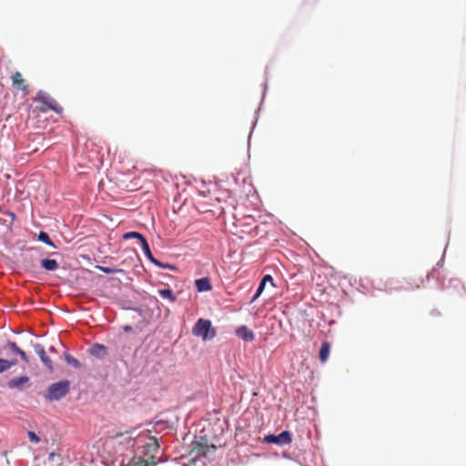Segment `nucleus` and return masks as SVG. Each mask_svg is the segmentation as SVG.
<instances>
[{
    "instance_id": "1",
    "label": "nucleus",
    "mask_w": 466,
    "mask_h": 466,
    "mask_svg": "<svg viewBox=\"0 0 466 466\" xmlns=\"http://www.w3.org/2000/svg\"><path fill=\"white\" fill-rule=\"evenodd\" d=\"M216 451V446L209 444L206 437L196 438L191 444L190 455L194 458L208 457Z\"/></svg>"
},
{
    "instance_id": "2",
    "label": "nucleus",
    "mask_w": 466,
    "mask_h": 466,
    "mask_svg": "<svg viewBox=\"0 0 466 466\" xmlns=\"http://www.w3.org/2000/svg\"><path fill=\"white\" fill-rule=\"evenodd\" d=\"M69 387L70 383L68 380L53 383L47 388L45 398L48 401L59 400L68 393Z\"/></svg>"
},
{
    "instance_id": "3",
    "label": "nucleus",
    "mask_w": 466,
    "mask_h": 466,
    "mask_svg": "<svg viewBox=\"0 0 466 466\" xmlns=\"http://www.w3.org/2000/svg\"><path fill=\"white\" fill-rule=\"evenodd\" d=\"M195 336L201 337L203 340L211 339L216 336V330L212 328L209 319H199L192 329Z\"/></svg>"
},
{
    "instance_id": "4",
    "label": "nucleus",
    "mask_w": 466,
    "mask_h": 466,
    "mask_svg": "<svg viewBox=\"0 0 466 466\" xmlns=\"http://www.w3.org/2000/svg\"><path fill=\"white\" fill-rule=\"evenodd\" d=\"M35 101L41 103L43 105L42 111L52 110L56 113L61 114L63 112V107L58 106L56 101L50 97L46 92L39 91L36 94Z\"/></svg>"
},
{
    "instance_id": "5",
    "label": "nucleus",
    "mask_w": 466,
    "mask_h": 466,
    "mask_svg": "<svg viewBox=\"0 0 466 466\" xmlns=\"http://www.w3.org/2000/svg\"><path fill=\"white\" fill-rule=\"evenodd\" d=\"M267 443H274L278 445H286L291 442V434L288 431H284L279 435L269 434L264 438Z\"/></svg>"
},
{
    "instance_id": "6",
    "label": "nucleus",
    "mask_w": 466,
    "mask_h": 466,
    "mask_svg": "<svg viewBox=\"0 0 466 466\" xmlns=\"http://www.w3.org/2000/svg\"><path fill=\"white\" fill-rule=\"evenodd\" d=\"M136 437V430L131 429L130 431H127L125 432H117L114 436V439L119 444L127 441V445H129L130 448H133L135 446Z\"/></svg>"
},
{
    "instance_id": "7",
    "label": "nucleus",
    "mask_w": 466,
    "mask_h": 466,
    "mask_svg": "<svg viewBox=\"0 0 466 466\" xmlns=\"http://www.w3.org/2000/svg\"><path fill=\"white\" fill-rule=\"evenodd\" d=\"M34 350L35 353L39 356L41 361L45 365V367L49 370H53V362L50 358L46 355L44 346L41 344L34 345Z\"/></svg>"
},
{
    "instance_id": "8",
    "label": "nucleus",
    "mask_w": 466,
    "mask_h": 466,
    "mask_svg": "<svg viewBox=\"0 0 466 466\" xmlns=\"http://www.w3.org/2000/svg\"><path fill=\"white\" fill-rule=\"evenodd\" d=\"M140 244H141V248H142L143 252L145 253V255L148 258V259L152 263H154L155 265H157V266H159L160 268H173L172 266H170L168 264H162L161 262H159L157 259H156L153 257L147 239H143V242L140 243Z\"/></svg>"
},
{
    "instance_id": "9",
    "label": "nucleus",
    "mask_w": 466,
    "mask_h": 466,
    "mask_svg": "<svg viewBox=\"0 0 466 466\" xmlns=\"http://www.w3.org/2000/svg\"><path fill=\"white\" fill-rule=\"evenodd\" d=\"M12 86L21 91H27L28 85L25 80L23 78L22 74L20 72H15L11 76Z\"/></svg>"
},
{
    "instance_id": "10",
    "label": "nucleus",
    "mask_w": 466,
    "mask_h": 466,
    "mask_svg": "<svg viewBox=\"0 0 466 466\" xmlns=\"http://www.w3.org/2000/svg\"><path fill=\"white\" fill-rule=\"evenodd\" d=\"M151 461L143 459L139 456H134L127 463L126 466H153L156 464L155 457L154 455H151L149 458Z\"/></svg>"
},
{
    "instance_id": "11",
    "label": "nucleus",
    "mask_w": 466,
    "mask_h": 466,
    "mask_svg": "<svg viewBox=\"0 0 466 466\" xmlns=\"http://www.w3.org/2000/svg\"><path fill=\"white\" fill-rule=\"evenodd\" d=\"M236 334L245 341H253L255 339L254 333L247 326L238 328Z\"/></svg>"
},
{
    "instance_id": "12",
    "label": "nucleus",
    "mask_w": 466,
    "mask_h": 466,
    "mask_svg": "<svg viewBox=\"0 0 466 466\" xmlns=\"http://www.w3.org/2000/svg\"><path fill=\"white\" fill-rule=\"evenodd\" d=\"M29 381V377L27 376H20L16 378H13L10 380L7 383V386L10 389H19L21 390L25 384H26Z\"/></svg>"
},
{
    "instance_id": "13",
    "label": "nucleus",
    "mask_w": 466,
    "mask_h": 466,
    "mask_svg": "<svg viewBox=\"0 0 466 466\" xmlns=\"http://www.w3.org/2000/svg\"><path fill=\"white\" fill-rule=\"evenodd\" d=\"M89 352L91 355L96 358H103L106 355V348L102 344H94L90 349Z\"/></svg>"
},
{
    "instance_id": "14",
    "label": "nucleus",
    "mask_w": 466,
    "mask_h": 466,
    "mask_svg": "<svg viewBox=\"0 0 466 466\" xmlns=\"http://www.w3.org/2000/svg\"><path fill=\"white\" fill-rule=\"evenodd\" d=\"M198 291H208L212 289L211 283L208 278L198 279L195 281Z\"/></svg>"
},
{
    "instance_id": "15",
    "label": "nucleus",
    "mask_w": 466,
    "mask_h": 466,
    "mask_svg": "<svg viewBox=\"0 0 466 466\" xmlns=\"http://www.w3.org/2000/svg\"><path fill=\"white\" fill-rule=\"evenodd\" d=\"M7 345L15 354L20 356L23 361H25V363L29 362L25 352L23 350H21L15 341H8Z\"/></svg>"
},
{
    "instance_id": "16",
    "label": "nucleus",
    "mask_w": 466,
    "mask_h": 466,
    "mask_svg": "<svg viewBox=\"0 0 466 466\" xmlns=\"http://www.w3.org/2000/svg\"><path fill=\"white\" fill-rule=\"evenodd\" d=\"M41 266L48 271H53L58 268L59 265L56 260L50 258H44L41 260Z\"/></svg>"
},
{
    "instance_id": "17",
    "label": "nucleus",
    "mask_w": 466,
    "mask_h": 466,
    "mask_svg": "<svg viewBox=\"0 0 466 466\" xmlns=\"http://www.w3.org/2000/svg\"><path fill=\"white\" fill-rule=\"evenodd\" d=\"M329 350H330V345L329 342L325 341L321 344V348H320V350H319V360L321 362H326L328 358H329Z\"/></svg>"
},
{
    "instance_id": "18",
    "label": "nucleus",
    "mask_w": 466,
    "mask_h": 466,
    "mask_svg": "<svg viewBox=\"0 0 466 466\" xmlns=\"http://www.w3.org/2000/svg\"><path fill=\"white\" fill-rule=\"evenodd\" d=\"M15 360H8L5 359H0V373H3L10 370L13 366L16 365Z\"/></svg>"
},
{
    "instance_id": "19",
    "label": "nucleus",
    "mask_w": 466,
    "mask_h": 466,
    "mask_svg": "<svg viewBox=\"0 0 466 466\" xmlns=\"http://www.w3.org/2000/svg\"><path fill=\"white\" fill-rule=\"evenodd\" d=\"M158 294L163 299H167L171 302L176 300V297L173 294V291L170 289H163L158 290Z\"/></svg>"
},
{
    "instance_id": "20",
    "label": "nucleus",
    "mask_w": 466,
    "mask_h": 466,
    "mask_svg": "<svg viewBox=\"0 0 466 466\" xmlns=\"http://www.w3.org/2000/svg\"><path fill=\"white\" fill-rule=\"evenodd\" d=\"M123 238L124 239L137 238L140 241V243L143 242V239H146L140 233L135 232V231H130V232L125 233L123 235Z\"/></svg>"
},
{
    "instance_id": "21",
    "label": "nucleus",
    "mask_w": 466,
    "mask_h": 466,
    "mask_svg": "<svg viewBox=\"0 0 466 466\" xmlns=\"http://www.w3.org/2000/svg\"><path fill=\"white\" fill-rule=\"evenodd\" d=\"M38 239L50 247L56 248L54 242L50 239L48 234L44 231H41L39 233Z\"/></svg>"
},
{
    "instance_id": "22",
    "label": "nucleus",
    "mask_w": 466,
    "mask_h": 466,
    "mask_svg": "<svg viewBox=\"0 0 466 466\" xmlns=\"http://www.w3.org/2000/svg\"><path fill=\"white\" fill-rule=\"evenodd\" d=\"M149 441H150V442H149V443H147V444L145 446V448H146V449L150 450V451H153V452L157 451H158V449H159V444H158L157 440L155 437H151V438L149 439Z\"/></svg>"
},
{
    "instance_id": "23",
    "label": "nucleus",
    "mask_w": 466,
    "mask_h": 466,
    "mask_svg": "<svg viewBox=\"0 0 466 466\" xmlns=\"http://www.w3.org/2000/svg\"><path fill=\"white\" fill-rule=\"evenodd\" d=\"M65 360L67 362V364L75 367L76 369H80L81 368V363L76 358L71 356L70 354H66L65 355Z\"/></svg>"
},
{
    "instance_id": "24",
    "label": "nucleus",
    "mask_w": 466,
    "mask_h": 466,
    "mask_svg": "<svg viewBox=\"0 0 466 466\" xmlns=\"http://www.w3.org/2000/svg\"><path fill=\"white\" fill-rule=\"evenodd\" d=\"M96 268L101 270L102 272H105V273H107V274H112V273H116V272H123V269L108 268V267H104V266H96Z\"/></svg>"
},
{
    "instance_id": "25",
    "label": "nucleus",
    "mask_w": 466,
    "mask_h": 466,
    "mask_svg": "<svg viewBox=\"0 0 466 466\" xmlns=\"http://www.w3.org/2000/svg\"><path fill=\"white\" fill-rule=\"evenodd\" d=\"M27 435H28L30 441H32L34 443L40 442V438L35 434V432L28 431Z\"/></svg>"
},
{
    "instance_id": "26",
    "label": "nucleus",
    "mask_w": 466,
    "mask_h": 466,
    "mask_svg": "<svg viewBox=\"0 0 466 466\" xmlns=\"http://www.w3.org/2000/svg\"><path fill=\"white\" fill-rule=\"evenodd\" d=\"M264 289H265V284H264V282L260 281L259 286H258V288L257 289V292H256L252 301H254L255 299H257L260 296V294L262 293Z\"/></svg>"
},
{
    "instance_id": "27",
    "label": "nucleus",
    "mask_w": 466,
    "mask_h": 466,
    "mask_svg": "<svg viewBox=\"0 0 466 466\" xmlns=\"http://www.w3.org/2000/svg\"><path fill=\"white\" fill-rule=\"evenodd\" d=\"M261 282H264V284L266 285L268 282H270L273 286H274V283H273V278L270 276V275H265L261 280Z\"/></svg>"
},
{
    "instance_id": "28",
    "label": "nucleus",
    "mask_w": 466,
    "mask_h": 466,
    "mask_svg": "<svg viewBox=\"0 0 466 466\" xmlns=\"http://www.w3.org/2000/svg\"><path fill=\"white\" fill-rule=\"evenodd\" d=\"M48 457H49V460H54V459H55V457H56V454L55 452H50V453L48 454Z\"/></svg>"
},
{
    "instance_id": "29",
    "label": "nucleus",
    "mask_w": 466,
    "mask_h": 466,
    "mask_svg": "<svg viewBox=\"0 0 466 466\" xmlns=\"http://www.w3.org/2000/svg\"><path fill=\"white\" fill-rule=\"evenodd\" d=\"M124 330L125 331H131L132 330V328L130 326H125L124 327Z\"/></svg>"
},
{
    "instance_id": "30",
    "label": "nucleus",
    "mask_w": 466,
    "mask_h": 466,
    "mask_svg": "<svg viewBox=\"0 0 466 466\" xmlns=\"http://www.w3.org/2000/svg\"><path fill=\"white\" fill-rule=\"evenodd\" d=\"M50 350H51V351H56V350H55V348H54V347H51V348H50Z\"/></svg>"
}]
</instances>
